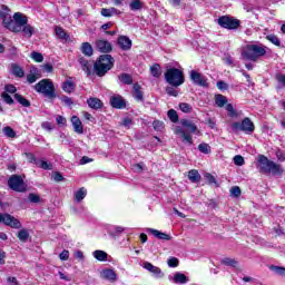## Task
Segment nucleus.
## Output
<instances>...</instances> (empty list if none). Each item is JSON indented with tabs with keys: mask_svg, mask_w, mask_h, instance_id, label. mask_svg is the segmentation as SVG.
<instances>
[{
	"mask_svg": "<svg viewBox=\"0 0 285 285\" xmlns=\"http://www.w3.org/2000/svg\"><path fill=\"white\" fill-rule=\"evenodd\" d=\"M36 166L38 168H42V170H52V164L46 160L38 159V161H36Z\"/></svg>",
	"mask_w": 285,
	"mask_h": 285,
	"instance_id": "obj_36",
	"label": "nucleus"
},
{
	"mask_svg": "<svg viewBox=\"0 0 285 285\" xmlns=\"http://www.w3.org/2000/svg\"><path fill=\"white\" fill-rule=\"evenodd\" d=\"M20 32H23V36L28 37V39H30V37H32V35H35V27L28 24V22H27Z\"/></svg>",
	"mask_w": 285,
	"mask_h": 285,
	"instance_id": "obj_32",
	"label": "nucleus"
},
{
	"mask_svg": "<svg viewBox=\"0 0 285 285\" xmlns=\"http://www.w3.org/2000/svg\"><path fill=\"white\" fill-rule=\"evenodd\" d=\"M28 23V17L21 12L13 14V24L10 27L11 32H21L22 28Z\"/></svg>",
	"mask_w": 285,
	"mask_h": 285,
	"instance_id": "obj_7",
	"label": "nucleus"
},
{
	"mask_svg": "<svg viewBox=\"0 0 285 285\" xmlns=\"http://www.w3.org/2000/svg\"><path fill=\"white\" fill-rule=\"evenodd\" d=\"M179 108L183 112H190V110H193V107L190 105H188L187 102H181L179 105Z\"/></svg>",
	"mask_w": 285,
	"mask_h": 285,
	"instance_id": "obj_57",
	"label": "nucleus"
},
{
	"mask_svg": "<svg viewBox=\"0 0 285 285\" xmlns=\"http://www.w3.org/2000/svg\"><path fill=\"white\" fill-rule=\"evenodd\" d=\"M166 92H167V95H169L170 97H177V95H179V92H178L175 88H173V87H168V88L166 89Z\"/></svg>",
	"mask_w": 285,
	"mask_h": 285,
	"instance_id": "obj_63",
	"label": "nucleus"
},
{
	"mask_svg": "<svg viewBox=\"0 0 285 285\" xmlns=\"http://www.w3.org/2000/svg\"><path fill=\"white\" fill-rule=\"evenodd\" d=\"M272 271H274V273H276V275H285V267H279V266H273Z\"/></svg>",
	"mask_w": 285,
	"mask_h": 285,
	"instance_id": "obj_59",
	"label": "nucleus"
},
{
	"mask_svg": "<svg viewBox=\"0 0 285 285\" xmlns=\"http://www.w3.org/2000/svg\"><path fill=\"white\" fill-rule=\"evenodd\" d=\"M234 164L236 166H244V164H245L244 158L240 155H236L234 157Z\"/></svg>",
	"mask_w": 285,
	"mask_h": 285,
	"instance_id": "obj_60",
	"label": "nucleus"
},
{
	"mask_svg": "<svg viewBox=\"0 0 285 285\" xmlns=\"http://www.w3.org/2000/svg\"><path fill=\"white\" fill-rule=\"evenodd\" d=\"M101 17H115L121 14V11H119L117 8L111 7V8H102L100 11Z\"/></svg>",
	"mask_w": 285,
	"mask_h": 285,
	"instance_id": "obj_21",
	"label": "nucleus"
},
{
	"mask_svg": "<svg viewBox=\"0 0 285 285\" xmlns=\"http://www.w3.org/2000/svg\"><path fill=\"white\" fill-rule=\"evenodd\" d=\"M78 61H79L83 72H86V75H91L92 73V71H90V68H92V65L90 63V61H88L83 57H79Z\"/></svg>",
	"mask_w": 285,
	"mask_h": 285,
	"instance_id": "obj_24",
	"label": "nucleus"
},
{
	"mask_svg": "<svg viewBox=\"0 0 285 285\" xmlns=\"http://www.w3.org/2000/svg\"><path fill=\"white\" fill-rule=\"evenodd\" d=\"M101 279H107L108 282H117V273H115L112 269H102L100 272Z\"/></svg>",
	"mask_w": 285,
	"mask_h": 285,
	"instance_id": "obj_16",
	"label": "nucleus"
},
{
	"mask_svg": "<svg viewBox=\"0 0 285 285\" xmlns=\"http://www.w3.org/2000/svg\"><path fill=\"white\" fill-rule=\"evenodd\" d=\"M233 130H242L243 132H253L255 130V125L250 118L243 119L242 122H234L232 125Z\"/></svg>",
	"mask_w": 285,
	"mask_h": 285,
	"instance_id": "obj_9",
	"label": "nucleus"
},
{
	"mask_svg": "<svg viewBox=\"0 0 285 285\" xmlns=\"http://www.w3.org/2000/svg\"><path fill=\"white\" fill-rule=\"evenodd\" d=\"M2 132L6 135V137H9L10 139H14L17 137V131L12 129V127L7 126L2 129Z\"/></svg>",
	"mask_w": 285,
	"mask_h": 285,
	"instance_id": "obj_40",
	"label": "nucleus"
},
{
	"mask_svg": "<svg viewBox=\"0 0 285 285\" xmlns=\"http://www.w3.org/2000/svg\"><path fill=\"white\" fill-rule=\"evenodd\" d=\"M95 259H98V262H106L108 259V253L104 252V250H95L92 253Z\"/></svg>",
	"mask_w": 285,
	"mask_h": 285,
	"instance_id": "obj_31",
	"label": "nucleus"
},
{
	"mask_svg": "<svg viewBox=\"0 0 285 285\" xmlns=\"http://www.w3.org/2000/svg\"><path fill=\"white\" fill-rule=\"evenodd\" d=\"M1 98L8 104V106H12V104H14V99H12V96L8 92H2Z\"/></svg>",
	"mask_w": 285,
	"mask_h": 285,
	"instance_id": "obj_47",
	"label": "nucleus"
},
{
	"mask_svg": "<svg viewBox=\"0 0 285 285\" xmlns=\"http://www.w3.org/2000/svg\"><path fill=\"white\" fill-rule=\"evenodd\" d=\"M38 78L39 77H37V69H35L33 71L31 70V72L27 75L28 83H35V81H37Z\"/></svg>",
	"mask_w": 285,
	"mask_h": 285,
	"instance_id": "obj_46",
	"label": "nucleus"
},
{
	"mask_svg": "<svg viewBox=\"0 0 285 285\" xmlns=\"http://www.w3.org/2000/svg\"><path fill=\"white\" fill-rule=\"evenodd\" d=\"M36 92H40L48 99H55L57 94H55V83L50 81V79H42L35 86Z\"/></svg>",
	"mask_w": 285,
	"mask_h": 285,
	"instance_id": "obj_5",
	"label": "nucleus"
},
{
	"mask_svg": "<svg viewBox=\"0 0 285 285\" xmlns=\"http://www.w3.org/2000/svg\"><path fill=\"white\" fill-rule=\"evenodd\" d=\"M266 56V46L250 43L243 48L242 57L247 61H257L261 57Z\"/></svg>",
	"mask_w": 285,
	"mask_h": 285,
	"instance_id": "obj_2",
	"label": "nucleus"
},
{
	"mask_svg": "<svg viewBox=\"0 0 285 285\" xmlns=\"http://www.w3.org/2000/svg\"><path fill=\"white\" fill-rule=\"evenodd\" d=\"M87 104L89 108H92V110H99L100 108H104V102L99 98L91 97L87 100Z\"/></svg>",
	"mask_w": 285,
	"mask_h": 285,
	"instance_id": "obj_22",
	"label": "nucleus"
},
{
	"mask_svg": "<svg viewBox=\"0 0 285 285\" xmlns=\"http://www.w3.org/2000/svg\"><path fill=\"white\" fill-rule=\"evenodd\" d=\"M181 126L186 128L187 132H193L199 135V131L197 130V125H195L190 120H181Z\"/></svg>",
	"mask_w": 285,
	"mask_h": 285,
	"instance_id": "obj_23",
	"label": "nucleus"
},
{
	"mask_svg": "<svg viewBox=\"0 0 285 285\" xmlns=\"http://www.w3.org/2000/svg\"><path fill=\"white\" fill-rule=\"evenodd\" d=\"M167 115L173 124H177L179 121V116L177 115V111L175 109H170Z\"/></svg>",
	"mask_w": 285,
	"mask_h": 285,
	"instance_id": "obj_43",
	"label": "nucleus"
},
{
	"mask_svg": "<svg viewBox=\"0 0 285 285\" xmlns=\"http://www.w3.org/2000/svg\"><path fill=\"white\" fill-rule=\"evenodd\" d=\"M188 179L193 184H197L202 179V175H199V171H197V169H191L188 173Z\"/></svg>",
	"mask_w": 285,
	"mask_h": 285,
	"instance_id": "obj_29",
	"label": "nucleus"
},
{
	"mask_svg": "<svg viewBox=\"0 0 285 285\" xmlns=\"http://www.w3.org/2000/svg\"><path fill=\"white\" fill-rule=\"evenodd\" d=\"M110 105L112 106V108H126V101H124V98H121V96H114L110 98Z\"/></svg>",
	"mask_w": 285,
	"mask_h": 285,
	"instance_id": "obj_20",
	"label": "nucleus"
},
{
	"mask_svg": "<svg viewBox=\"0 0 285 285\" xmlns=\"http://www.w3.org/2000/svg\"><path fill=\"white\" fill-rule=\"evenodd\" d=\"M59 258L61 259V262H68V259L70 258V252L68 249H65L60 253Z\"/></svg>",
	"mask_w": 285,
	"mask_h": 285,
	"instance_id": "obj_54",
	"label": "nucleus"
},
{
	"mask_svg": "<svg viewBox=\"0 0 285 285\" xmlns=\"http://www.w3.org/2000/svg\"><path fill=\"white\" fill-rule=\"evenodd\" d=\"M153 127H154V130H157L158 132H161V130H164V122H161L159 120H155L153 122Z\"/></svg>",
	"mask_w": 285,
	"mask_h": 285,
	"instance_id": "obj_53",
	"label": "nucleus"
},
{
	"mask_svg": "<svg viewBox=\"0 0 285 285\" xmlns=\"http://www.w3.org/2000/svg\"><path fill=\"white\" fill-rule=\"evenodd\" d=\"M0 19H2V23L7 30L12 28L14 20H12V14L10 13V9L8 7L2 6V11H0Z\"/></svg>",
	"mask_w": 285,
	"mask_h": 285,
	"instance_id": "obj_10",
	"label": "nucleus"
},
{
	"mask_svg": "<svg viewBox=\"0 0 285 285\" xmlns=\"http://www.w3.org/2000/svg\"><path fill=\"white\" fill-rule=\"evenodd\" d=\"M31 59H33V61H37V63H41L43 61V55H41L40 52L33 51L31 52Z\"/></svg>",
	"mask_w": 285,
	"mask_h": 285,
	"instance_id": "obj_50",
	"label": "nucleus"
},
{
	"mask_svg": "<svg viewBox=\"0 0 285 285\" xmlns=\"http://www.w3.org/2000/svg\"><path fill=\"white\" fill-rule=\"evenodd\" d=\"M28 237H30V233L27 232V229H21L19 233H18V239L20 242H28Z\"/></svg>",
	"mask_w": 285,
	"mask_h": 285,
	"instance_id": "obj_44",
	"label": "nucleus"
},
{
	"mask_svg": "<svg viewBox=\"0 0 285 285\" xmlns=\"http://www.w3.org/2000/svg\"><path fill=\"white\" fill-rule=\"evenodd\" d=\"M190 79L196 86H202L203 88H208V80L202 73L196 70L190 71Z\"/></svg>",
	"mask_w": 285,
	"mask_h": 285,
	"instance_id": "obj_11",
	"label": "nucleus"
},
{
	"mask_svg": "<svg viewBox=\"0 0 285 285\" xmlns=\"http://www.w3.org/2000/svg\"><path fill=\"white\" fill-rule=\"evenodd\" d=\"M134 99L136 101H144V92H141V86L139 83L134 85Z\"/></svg>",
	"mask_w": 285,
	"mask_h": 285,
	"instance_id": "obj_28",
	"label": "nucleus"
},
{
	"mask_svg": "<svg viewBox=\"0 0 285 285\" xmlns=\"http://www.w3.org/2000/svg\"><path fill=\"white\" fill-rule=\"evenodd\" d=\"M115 66V58L110 55L100 56L94 65V72L97 77H105Z\"/></svg>",
	"mask_w": 285,
	"mask_h": 285,
	"instance_id": "obj_3",
	"label": "nucleus"
},
{
	"mask_svg": "<svg viewBox=\"0 0 285 285\" xmlns=\"http://www.w3.org/2000/svg\"><path fill=\"white\" fill-rule=\"evenodd\" d=\"M198 150L200 153H204V155H208V153H210V145L209 144H206V142H203L198 146Z\"/></svg>",
	"mask_w": 285,
	"mask_h": 285,
	"instance_id": "obj_49",
	"label": "nucleus"
},
{
	"mask_svg": "<svg viewBox=\"0 0 285 285\" xmlns=\"http://www.w3.org/2000/svg\"><path fill=\"white\" fill-rule=\"evenodd\" d=\"M129 8L130 10H132L134 12L137 11V10H141L144 8V1L141 0H132L130 3H129Z\"/></svg>",
	"mask_w": 285,
	"mask_h": 285,
	"instance_id": "obj_35",
	"label": "nucleus"
},
{
	"mask_svg": "<svg viewBox=\"0 0 285 285\" xmlns=\"http://www.w3.org/2000/svg\"><path fill=\"white\" fill-rule=\"evenodd\" d=\"M11 72L14 77H18L19 79L26 77V71H23V68L14 63L11 65Z\"/></svg>",
	"mask_w": 285,
	"mask_h": 285,
	"instance_id": "obj_26",
	"label": "nucleus"
},
{
	"mask_svg": "<svg viewBox=\"0 0 285 285\" xmlns=\"http://www.w3.org/2000/svg\"><path fill=\"white\" fill-rule=\"evenodd\" d=\"M56 124H58V126H66V124H68V120L63 116H57Z\"/></svg>",
	"mask_w": 285,
	"mask_h": 285,
	"instance_id": "obj_58",
	"label": "nucleus"
},
{
	"mask_svg": "<svg viewBox=\"0 0 285 285\" xmlns=\"http://www.w3.org/2000/svg\"><path fill=\"white\" fill-rule=\"evenodd\" d=\"M150 73L156 78L161 77V66L159 63H155L154 66H151Z\"/></svg>",
	"mask_w": 285,
	"mask_h": 285,
	"instance_id": "obj_38",
	"label": "nucleus"
},
{
	"mask_svg": "<svg viewBox=\"0 0 285 285\" xmlns=\"http://www.w3.org/2000/svg\"><path fill=\"white\" fill-rule=\"evenodd\" d=\"M119 81H121V83H126L127 86H130L132 83V76L128 75V73H121L120 76H118Z\"/></svg>",
	"mask_w": 285,
	"mask_h": 285,
	"instance_id": "obj_39",
	"label": "nucleus"
},
{
	"mask_svg": "<svg viewBox=\"0 0 285 285\" xmlns=\"http://www.w3.org/2000/svg\"><path fill=\"white\" fill-rule=\"evenodd\" d=\"M29 202H31V204H39V202H41V197L37 194H29Z\"/></svg>",
	"mask_w": 285,
	"mask_h": 285,
	"instance_id": "obj_56",
	"label": "nucleus"
},
{
	"mask_svg": "<svg viewBox=\"0 0 285 285\" xmlns=\"http://www.w3.org/2000/svg\"><path fill=\"white\" fill-rule=\"evenodd\" d=\"M256 168L259 170V173H263V175H282L284 173L282 165H277L275 161L269 160L268 157L264 155L258 156Z\"/></svg>",
	"mask_w": 285,
	"mask_h": 285,
	"instance_id": "obj_1",
	"label": "nucleus"
},
{
	"mask_svg": "<svg viewBox=\"0 0 285 285\" xmlns=\"http://www.w3.org/2000/svg\"><path fill=\"white\" fill-rule=\"evenodd\" d=\"M109 235H120V233H124L125 228L121 226H111L109 227Z\"/></svg>",
	"mask_w": 285,
	"mask_h": 285,
	"instance_id": "obj_42",
	"label": "nucleus"
},
{
	"mask_svg": "<svg viewBox=\"0 0 285 285\" xmlns=\"http://www.w3.org/2000/svg\"><path fill=\"white\" fill-rule=\"evenodd\" d=\"M8 186L11 190H16V193H26V184L19 175L11 176L8 180Z\"/></svg>",
	"mask_w": 285,
	"mask_h": 285,
	"instance_id": "obj_8",
	"label": "nucleus"
},
{
	"mask_svg": "<svg viewBox=\"0 0 285 285\" xmlns=\"http://www.w3.org/2000/svg\"><path fill=\"white\" fill-rule=\"evenodd\" d=\"M165 80L169 86H174L175 88H179L186 81L184 78V71L177 68H169L165 71Z\"/></svg>",
	"mask_w": 285,
	"mask_h": 285,
	"instance_id": "obj_4",
	"label": "nucleus"
},
{
	"mask_svg": "<svg viewBox=\"0 0 285 285\" xmlns=\"http://www.w3.org/2000/svg\"><path fill=\"white\" fill-rule=\"evenodd\" d=\"M175 132L181 137L183 141L193 146V136L190 134H187L181 127H176Z\"/></svg>",
	"mask_w": 285,
	"mask_h": 285,
	"instance_id": "obj_18",
	"label": "nucleus"
},
{
	"mask_svg": "<svg viewBox=\"0 0 285 285\" xmlns=\"http://www.w3.org/2000/svg\"><path fill=\"white\" fill-rule=\"evenodd\" d=\"M227 101L228 100L223 95L215 96V104H216V106H218V108H224V106H226Z\"/></svg>",
	"mask_w": 285,
	"mask_h": 285,
	"instance_id": "obj_37",
	"label": "nucleus"
},
{
	"mask_svg": "<svg viewBox=\"0 0 285 285\" xmlns=\"http://www.w3.org/2000/svg\"><path fill=\"white\" fill-rule=\"evenodd\" d=\"M239 20L228 16H222L218 18V26L226 30H237L239 28Z\"/></svg>",
	"mask_w": 285,
	"mask_h": 285,
	"instance_id": "obj_6",
	"label": "nucleus"
},
{
	"mask_svg": "<svg viewBox=\"0 0 285 285\" xmlns=\"http://www.w3.org/2000/svg\"><path fill=\"white\" fill-rule=\"evenodd\" d=\"M4 224L6 226H10V228H21V222L10 214H4Z\"/></svg>",
	"mask_w": 285,
	"mask_h": 285,
	"instance_id": "obj_13",
	"label": "nucleus"
},
{
	"mask_svg": "<svg viewBox=\"0 0 285 285\" xmlns=\"http://www.w3.org/2000/svg\"><path fill=\"white\" fill-rule=\"evenodd\" d=\"M222 264H224L225 266H233L235 268V266H237V261L226 257L222 259Z\"/></svg>",
	"mask_w": 285,
	"mask_h": 285,
	"instance_id": "obj_48",
	"label": "nucleus"
},
{
	"mask_svg": "<svg viewBox=\"0 0 285 285\" xmlns=\"http://www.w3.org/2000/svg\"><path fill=\"white\" fill-rule=\"evenodd\" d=\"M173 282L174 284H188V277L184 273L177 272L174 274Z\"/></svg>",
	"mask_w": 285,
	"mask_h": 285,
	"instance_id": "obj_25",
	"label": "nucleus"
},
{
	"mask_svg": "<svg viewBox=\"0 0 285 285\" xmlns=\"http://www.w3.org/2000/svg\"><path fill=\"white\" fill-rule=\"evenodd\" d=\"M267 41H271L274 46H282V42L279 41V38L275 35H268L266 36Z\"/></svg>",
	"mask_w": 285,
	"mask_h": 285,
	"instance_id": "obj_45",
	"label": "nucleus"
},
{
	"mask_svg": "<svg viewBox=\"0 0 285 285\" xmlns=\"http://www.w3.org/2000/svg\"><path fill=\"white\" fill-rule=\"evenodd\" d=\"M3 92H7V95H14V92H17V87H14V85H6Z\"/></svg>",
	"mask_w": 285,
	"mask_h": 285,
	"instance_id": "obj_52",
	"label": "nucleus"
},
{
	"mask_svg": "<svg viewBox=\"0 0 285 285\" xmlns=\"http://www.w3.org/2000/svg\"><path fill=\"white\" fill-rule=\"evenodd\" d=\"M167 264L170 268H177V266H179V259L176 258V257H170L168 261H167Z\"/></svg>",
	"mask_w": 285,
	"mask_h": 285,
	"instance_id": "obj_51",
	"label": "nucleus"
},
{
	"mask_svg": "<svg viewBox=\"0 0 285 285\" xmlns=\"http://www.w3.org/2000/svg\"><path fill=\"white\" fill-rule=\"evenodd\" d=\"M56 35L59 39H62L63 41H69L70 36L67 35L66 30L61 27H56Z\"/></svg>",
	"mask_w": 285,
	"mask_h": 285,
	"instance_id": "obj_33",
	"label": "nucleus"
},
{
	"mask_svg": "<svg viewBox=\"0 0 285 285\" xmlns=\"http://www.w3.org/2000/svg\"><path fill=\"white\" fill-rule=\"evenodd\" d=\"M96 48L99 52H111L112 45L108 40H97Z\"/></svg>",
	"mask_w": 285,
	"mask_h": 285,
	"instance_id": "obj_14",
	"label": "nucleus"
},
{
	"mask_svg": "<svg viewBox=\"0 0 285 285\" xmlns=\"http://www.w3.org/2000/svg\"><path fill=\"white\" fill-rule=\"evenodd\" d=\"M275 79H276L277 83H279L281 86H284V88H285V75L284 73H276Z\"/></svg>",
	"mask_w": 285,
	"mask_h": 285,
	"instance_id": "obj_55",
	"label": "nucleus"
},
{
	"mask_svg": "<svg viewBox=\"0 0 285 285\" xmlns=\"http://www.w3.org/2000/svg\"><path fill=\"white\" fill-rule=\"evenodd\" d=\"M13 98L16 99V101H18V104L23 106V108H30V100L26 99V97H23L21 94H14Z\"/></svg>",
	"mask_w": 285,
	"mask_h": 285,
	"instance_id": "obj_27",
	"label": "nucleus"
},
{
	"mask_svg": "<svg viewBox=\"0 0 285 285\" xmlns=\"http://www.w3.org/2000/svg\"><path fill=\"white\" fill-rule=\"evenodd\" d=\"M226 110L229 117H235L237 115V112L235 111V108L230 104L226 105Z\"/></svg>",
	"mask_w": 285,
	"mask_h": 285,
	"instance_id": "obj_61",
	"label": "nucleus"
},
{
	"mask_svg": "<svg viewBox=\"0 0 285 285\" xmlns=\"http://www.w3.org/2000/svg\"><path fill=\"white\" fill-rule=\"evenodd\" d=\"M142 268H145L149 273H153L158 278L164 277V273L161 272V268L153 265L150 262H144L142 263Z\"/></svg>",
	"mask_w": 285,
	"mask_h": 285,
	"instance_id": "obj_12",
	"label": "nucleus"
},
{
	"mask_svg": "<svg viewBox=\"0 0 285 285\" xmlns=\"http://www.w3.org/2000/svg\"><path fill=\"white\" fill-rule=\"evenodd\" d=\"M86 195H88V191L86 188L81 187L78 191L75 193L76 202H83V199H86Z\"/></svg>",
	"mask_w": 285,
	"mask_h": 285,
	"instance_id": "obj_34",
	"label": "nucleus"
},
{
	"mask_svg": "<svg viewBox=\"0 0 285 285\" xmlns=\"http://www.w3.org/2000/svg\"><path fill=\"white\" fill-rule=\"evenodd\" d=\"M118 46L121 50H130L132 48V40L128 36L118 37Z\"/></svg>",
	"mask_w": 285,
	"mask_h": 285,
	"instance_id": "obj_15",
	"label": "nucleus"
},
{
	"mask_svg": "<svg viewBox=\"0 0 285 285\" xmlns=\"http://www.w3.org/2000/svg\"><path fill=\"white\" fill-rule=\"evenodd\" d=\"M81 52L86 57H92V52H94L92 45H90L89 42H83L81 45Z\"/></svg>",
	"mask_w": 285,
	"mask_h": 285,
	"instance_id": "obj_30",
	"label": "nucleus"
},
{
	"mask_svg": "<svg viewBox=\"0 0 285 285\" xmlns=\"http://www.w3.org/2000/svg\"><path fill=\"white\" fill-rule=\"evenodd\" d=\"M71 124L77 135H83V124L81 122V119H79V117L72 116Z\"/></svg>",
	"mask_w": 285,
	"mask_h": 285,
	"instance_id": "obj_17",
	"label": "nucleus"
},
{
	"mask_svg": "<svg viewBox=\"0 0 285 285\" xmlns=\"http://www.w3.org/2000/svg\"><path fill=\"white\" fill-rule=\"evenodd\" d=\"M122 126H125V128H130L132 126V118H124Z\"/></svg>",
	"mask_w": 285,
	"mask_h": 285,
	"instance_id": "obj_64",
	"label": "nucleus"
},
{
	"mask_svg": "<svg viewBox=\"0 0 285 285\" xmlns=\"http://www.w3.org/2000/svg\"><path fill=\"white\" fill-rule=\"evenodd\" d=\"M147 232L154 235V237H157V239H163L165 242H170L171 239L170 235L154 228H148Z\"/></svg>",
	"mask_w": 285,
	"mask_h": 285,
	"instance_id": "obj_19",
	"label": "nucleus"
},
{
	"mask_svg": "<svg viewBox=\"0 0 285 285\" xmlns=\"http://www.w3.org/2000/svg\"><path fill=\"white\" fill-rule=\"evenodd\" d=\"M62 90L68 94L73 92L75 91V82H72L70 80L63 82Z\"/></svg>",
	"mask_w": 285,
	"mask_h": 285,
	"instance_id": "obj_41",
	"label": "nucleus"
},
{
	"mask_svg": "<svg viewBox=\"0 0 285 285\" xmlns=\"http://www.w3.org/2000/svg\"><path fill=\"white\" fill-rule=\"evenodd\" d=\"M230 193L234 197H239V195H242V189L238 186H234L232 187Z\"/></svg>",
	"mask_w": 285,
	"mask_h": 285,
	"instance_id": "obj_62",
	"label": "nucleus"
}]
</instances>
